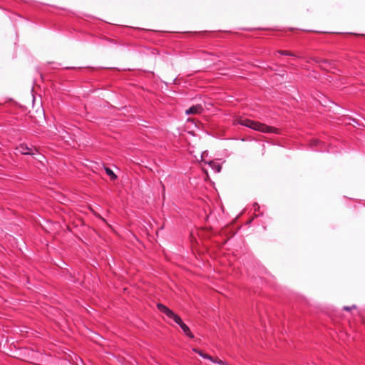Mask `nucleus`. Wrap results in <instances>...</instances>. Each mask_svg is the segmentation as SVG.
Returning a JSON list of instances; mask_svg holds the SVG:
<instances>
[{
	"mask_svg": "<svg viewBox=\"0 0 365 365\" xmlns=\"http://www.w3.org/2000/svg\"><path fill=\"white\" fill-rule=\"evenodd\" d=\"M105 170H106L107 175H109L112 180L116 179L117 176L111 169L106 168Z\"/></svg>",
	"mask_w": 365,
	"mask_h": 365,
	"instance_id": "6e6552de",
	"label": "nucleus"
},
{
	"mask_svg": "<svg viewBox=\"0 0 365 365\" xmlns=\"http://www.w3.org/2000/svg\"><path fill=\"white\" fill-rule=\"evenodd\" d=\"M208 164L215 173L220 172L221 166L217 163L211 161Z\"/></svg>",
	"mask_w": 365,
	"mask_h": 365,
	"instance_id": "0eeeda50",
	"label": "nucleus"
},
{
	"mask_svg": "<svg viewBox=\"0 0 365 365\" xmlns=\"http://www.w3.org/2000/svg\"><path fill=\"white\" fill-rule=\"evenodd\" d=\"M176 324L180 327L183 333L187 336H188L191 339H192L194 337V336H193L192 333L191 332V331L190 330L189 327L182 322L181 318L180 319V322L178 321Z\"/></svg>",
	"mask_w": 365,
	"mask_h": 365,
	"instance_id": "39448f33",
	"label": "nucleus"
},
{
	"mask_svg": "<svg viewBox=\"0 0 365 365\" xmlns=\"http://www.w3.org/2000/svg\"><path fill=\"white\" fill-rule=\"evenodd\" d=\"M279 53L283 55H290L291 56V53L287 51H279Z\"/></svg>",
	"mask_w": 365,
	"mask_h": 365,
	"instance_id": "1a4fd4ad",
	"label": "nucleus"
},
{
	"mask_svg": "<svg viewBox=\"0 0 365 365\" xmlns=\"http://www.w3.org/2000/svg\"><path fill=\"white\" fill-rule=\"evenodd\" d=\"M202 158H203L202 154H201V155H200V158H198L197 157H195V158H196V160H197V161H201V160H202Z\"/></svg>",
	"mask_w": 365,
	"mask_h": 365,
	"instance_id": "9d476101",
	"label": "nucleus"
},
{
	"mask_svg": "<svg viewBox=\"0 0 365 365\" xmlns=\"http://www.w3.org/2000/svg\"><path fill=\"white\" fill-rule=\"evenodd\" d=\"M157 307L158 310L163 313L169 319L173 320L175 323H177L178 321L180 322V317L164 304H158Z\"/></svg>",
	"mask_w": 365,
	"mask_h": 365,
	"instance_id": "f03ea898",
	"label": "nucleus"
},
{
	"mask_svg": "<svg viewBox=\"0 0 365 365\" xmlns=\"http://www.w3.org/2000/svg\"><path fill=\"white\" fill-rule=\"evenodd\" d=\"M345 310H347V311H349L351 309V307H344V308Z\"/></svg>",
	"mask_w": 365,
	"mask_h": 365,
	"instance_id": "9b49d317",
	"label": "nucleus"
},
{
	"mask_svg": "<svg viewBox=\"0 0 365 365\" xmlns=\"http://www.w3.org/2000/svg\"><path fill=\"white\" fill-rule=\"evenodd\" d=\"M192 350L193 351L197 353L203 359H207L214 364H217L218 365H228L225 361L220 359L217 357L214 358L210 355L202 353L201 351L198 349H193Z\"/></svg>",
	"mask_w": 365,
	"mask_h": 365,
	"instance_id": "20e7f679",
	"label": "nucleus"
},
{
	"mask_svg": "<svg viewBox=\"0 0 365 365\" xmlns=\"http://www.w3.org/2000/svg\"><path fill=\"white\" fill-rule=\"evenodd\" d=\"M235 124H240L252 130L259 131L262 133H278V129L268 126L265 124L255 121L248 118H240L235 120Z\"/></svg>",
	"mask_w": 365,
	"mask_h": 365,
	"instance_id": "f257e3e1",
	"label": "nucleus"
},
{
	"mask_svg": "<svg viewBox=\"0 0 365 365\" xmlns=\"http://www.w3.org/2000/svg\"><path fill=\"white\" fill-rule=\"evenodd\" d=\"M16 150L21 155H35L37 153V149L35 147L29 146L26 143H21L16 148Z\"/></svg>",
	"mask_w": 365,
	"mask_h": 365,
	"instance_id": "7ed1b4c3",
	"label": "nucleus"
},
{
	"mask_svg": "<svg viewBox=\"0 0 365 365\" xmlns=\"http://www.w3.org/2000/svg\"><path fill=\"white\" fill-rule=\"evenodd\" d=\"M202 107L200 105H195L187 109L185 113L186 114H199L202 111Z\"/></svg>",
	"mask_w": 365,
	"mask_h": 365,
	"instance_id": "423d86ee",
	"label": "nucleus"
}]
</instances>
